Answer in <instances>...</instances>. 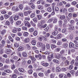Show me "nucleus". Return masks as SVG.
Here are the masks:
<instances>
[{"mask_svg":"<svg viewBox=\"0 0 78 78\" xmlns=\"http://www.w3.org/2000/svg\"><path fill=\"white\" fill-rule=\"evenodd\" d=\"M53 58V54H51V55H49L48 56V59L49 61H51Z\"/></svg>","mask_w":78,"mask_h":78,"instance_id":"nucleus-1","label":"nucleus"},{"mask_svg":"<svg viewBox=\"0 0 78 78\" xmlns=\"http://www.w3.org/2000/svg\"><path fill=\"white\" fill-rule=\"evenodd\" d=\"M69 47L70 48H74V49H77L76 47L74 46V44L72 42L69 43Z\"/></svg>","mask_w":78,"mask_h":78,"instance_id":"nucleus-2","label":"nucleus"},{"mask_svg":"<svg viewBox=\"0 0 78 78\" xmlns=\"http://www.w3.org/2000/svg\"><path fill=\"white\" fill-rule=\"evenodd\" d=\"M25 26L28 27L29 28L31 27V24L29 23V22L27 21H26L24 22Z\"/></svg>","mask_w":78,"mask_h":78,"instance_id":"nucleus-3","label":"nucleus"},{"mask_svg":"<svg viewBox=\"0 0 78 78\" xmlns=\"http://www.w3.org/2000/svg\"><path fill=\"white\" fill-rule=\"evenodd\" d=\"M28 5H30V7L32 9H34L35 8V5L34 4V3L31 2V3H28Z\"/></svg>","mask_w":78,"mask_h":78,"instance_id":"nucleus-4","label":"nucleus"},{"mask_svg":"<svg viewBox=\"0 0 78 78\" xmlns=\"http://www.w3.org/2000/svg\"><path fill=\"white\" fill-rule=\"evenodd\" d=\"M31 12H32V11L29 10L28 11L24 12V16H28V14H30V13H31Z\"/></svg>","mask_w":78,"mask_h":78,"instance_id":"nucleus-5","label":"nucleus"},{"mask_svg":"<svg viewBox=\"0 0 78 78\" xmlns=\"http://www.w3.org/2000/svg\"><path fill=\"white\" fill-rule=\"evenodd\" d=\"M13 19L14 20H17L19 19V16L17 15H15L13 17Z\"/></svg>","mask_w":78,"mask_h":78,"instance_id":"nucleus-6","label":"nucleus"},{"mask_svg":"<svg viewBox=\"0 0 78 78\" xmlns=\"http://www.w3.org/2000/svg\"><path fill=\"white\" fill-rule=\"evenodd\" d=\"M68 11H69V12H73V11H75V9H74V8H73V7H71L70 8H69L68 9Z\"/></svg>","mask_w":78,"mask_h":78,"instance_id":"nucleus-7","label":"nucleus"},{"mask_svg":"<svg viewBox=\"0 0 78 78\" xmlns=\"http://www.w3.org/2000/svg\"><path fill=\"white\" fill-rule=\"evenodd\" d=\"M17 28L16 27H14L13 28V29L12 31V33H17Z\"/></svg>","mask_w":78,"mask_h":78,"instance_id":"nucleus-8","label":"nucleus"},{"mask_svg":"<svg viewBox=\"0 0 78 78\" xmlns=\"http://www.w3.org/2000/svg\"><path fill=\"white\" fill-rule=\"evenodd\" d=\"M69 29L70 30H73L75 29V27L73 26L70 25L69 26Z\"/></svg>","mask_w":78,"mask_h":78,"instance_id":"nucleus-9","label":"nucleus"},{"mask_svg":"<svg viewBox=\"0 0 78 78\" xmlns=\"http://www.w3.org/2000/svg\"><path fill=\"white\" fill-rule=\"evenodd\" d=\"M9 20L11 23H12L14 22L13 21V17L12 16H11L9 18Z\"/></svg>","mask_w":78,"mask_h":78,"instance_id":"nucleus-10","label":"nucleus"},{"mask_svg":"<svg viewBox=\"0 0 78 78\" xmlns=\"http://www.w3.org/2000/svg\"><path fill=\"white\" fill-rule=\"evenodd\" d=\"M5 52L6 54H9L11 53V49H6Z\"/></svg>","mask_w":78,"mask_h":78,"instance_id":"nucleus-11","label":"nucleus"},{"mask_svg":"<svg viewBox=\"0 0 78 78\" xmlns=\"http://www.w3.org/2000/svg\"><path fill=\"white\" fill-rule=\"evenodd\" d=\"M30 38H26L25 39L24 42H25V43H28V42H29L30 41Z\"/></svg>","mask_w":78,"mask_h":78,"instance_id":"nucleus-12","label":"nucleus"},{"mask_svg":"<svg viewBox=\"0 0 78 78\" xmlns=\"http://www.w3.org/2000/svg\"><path fill=\"white\" fill-rule=\"evenodd\" d=\"M58 32L57 30H55L52 33V34L53 36H56L57 34H58Z\"/></svg>","mask_w":78,"mask_h":78,"instance_id":"nucleus-13","label":"nucleus"},{"mask_svg":"<svg viewBox=\"0 0 78 78\" xmlns=\"http://www.w3.org/2000/svg\"><path fill=\"white\" fill-rule=\"evenodd\" d=\"M31 43L33 45H36V41L35 40H33L32 41Z\"/></svg>","mask_w":78,"mask_h":78,"instance_id":"nucleus-14","label":"nucleus"},{"mask_svg":"<svg viewBox=\"0 0 78 78\" xmlns=\"http://www.w3.org/2000/svg\"><path fill=\"white\" fill-rule=\"evenodd\" d=\"M60 19L61 20H64L66 19V16L64 15L60 17Z\"/></svg>","mask_w":78,"mask_h":78,"instance_id":"nucleus-15","label":"nucleus"},{"mask_svg":"<svg viewBox=\"0 0 78 78\" xmlns=\"http://www.w3.org/2000/svg\"><path fill=\"white\" fill-rule=\"evenodd\" d=\"M23 50V47L20 46L18 49V51H21L22 50Z\"/></svg>","mask_w":78,"mask_h":78,"instance_id":"nucleus-16","label":"nucleus"},{"mask_svg":"<svg viewBox=\"0 0 78 78\" xmlns=\"http://www.w3.org/2000/svg\"><path fill=\"white\" fill-rule=\"evenodd\" d=\"M61 50V48L59 47L55 49V51L56 52H59Z\"/></svg>","mask_w":78,"mask_h":78,"instance_id":"nucleus-17","label":"nucleus"},{"mask_svg":"<svg viewBox=\"0 0 78 78\" xmlns=\"http://www.w3.org/2000/svg\"><path fill=\"white\" fill-rule=\"evenodd\" d=\"M7 47L9 48H12V44H7Z\"/></svg>","mask_w":78,"mask_h":78,"instance_id":"nucleus-18","label":"nucleus"},{"mask_svg":"<svg viewBox=\"0 0 78 78\" xmlns=\"http://www.w3.org/2000/svg\"><path fill=\"white\" fill-rule=\"evenodd\" d=\"M56 70L57 72H59L61 71V69L59 67H57L56 68Z\"/></svg>","mask_w":78,"mask_h":78,"instance_id":"nucleus-19","label":"nucleus"},{"mask_svg":"<svg viewBox=\"0 0 78 78\" xmlns=\"http://www.w3.org/2000/svg\"><path fill=\"white\" fill-rule=\"evenodd\" d=\"M18 70L20 72H24V70L22 68H19Z\"/></svg>","mask_w":78,"mask_h":78,"instance_id":"nucleus-20","label":"nucleus"},{"mask_svg":"<svg viewBox=\"0 0 78 78\" xmlns=\"http://www.w3.org/2000/svg\"><path fill=\"white\" fill-rule=\"evenodd\" d=\"M9 40L10 41L12 42H14V39H13V38H12L11 37L9 36Z\"/></svg>","mask_w":78,"mask_h":78,"instance_id":"nucleus-21","label":"nucleus"},{"mask_svg":"<svg viewBox=\"0 0 78 78\" xmlns=\"http://www.w3.org/2000/svg\"><path fill=\"white\" fill-rule=\"evenodd\" d=\"M26 46L28 50H30L31 49V47H30V46L29 44H26Z\"/></svg>","mask_w":78,"mask_h":78,"instance_id":"nucleus-22","label":"nucleus"},{"mask_svg":"<svg viewBox=\"0 0 78 78\" xmlns=\"http://www.w3.org/2000/svg\"><path fill=\"white\" fill-rule=\"evenodd\" d=\"M58 23L59 24V25L60 26H62V21L61 20H59L58 21Z\"/></svg>","mask_w":78,"mask_h":78,"instance_id":"nucleus-23","label":"nucleus"},{"mask_svg":"<svg viewBox=\"0 0 78 78\" xmlns=\"http://www.w3.org/2000/svg\"><path fill=\"white\" fill-rule=\"evenodd\" d=\"M44 38V37L41 36L38 37V39L39 41H42Z\"/></svg>","mask_w":78,"mask_h":78,"instance_id":"nucleus-24","label":"nucleus"},{"mask_svg":"<svg viewBox=\"0 0 78 78\" xmlns=\"http://www.w3.org/2000/svg\"><path fill=\"white\" fill-rule=\"evenodd\" d=\"M6 30H3L1 32V34H2V35H3L6 33Z\"/></svg>","mask_w":78,"mask_h":78,"instance_id":"nucleus-25","label":"nucleus"},{"mask_svg":"<svg viewBox=\"0 0 78 78\" xmlns=\"http://www.w3.org/2000/svg\"><path fill=\"white\" fill-rule=\"evenodd\" d=\"M21 22H22L20 21H18L16 23V24L17 25H20L21 24Z\"/></svg>","mask_w":78,"mask_h":78,"instance_id":"nucleus-26","label":"nucleus"},{"mask_svg":"<svg viewBox=\"0 0 78 78\" xmlns=\"http://www.w3.org/2000/svg\"><path fill=\"white\" fill-rule=\"evenodd\" d=\"M62 37V35L61 34H58L57 36V38L58 39H60Z\"/></svg>","mask_w":78,"mask_h":78,"instance_id":"nucleus-27","label":"nucleus"},{"mask_svg":"<svg viewBox=\"0 0 78 78\" xmlns=\"http://www.w3.org/2000/svg\"><path fill=\"white\" fill-rule=\"evenodd\" d=\"M42 66H44V67H47L48 66V63H43L42 64Z\"/></svg>","mask_w":78,"mask_h":78,"instance_id":"nucleus-28","label":"nucleus"},{"mask_svg":"<svg viewBox=\"0 0 78 78\" xmlns=\"http://www.w3.org/2000/svg\"><path fill=\"white\" fill-rule=\"evenodd\" d=\"M51 48H56V46L54 44H51Z\"/></svg>","mask_w":78,"mask_h":78,"instance_id":"nucleus-29","label":"nucleus"},{"mask_svg":"<svg viewBox=\"0 0 78 78\" xmlns=\"http://www.w3.org/2000/svg\"><path fill=\"white\" fill-rule=\"evenodd\" d=\"M40 27L41 28H45L47 27V24H45L44 25H41Z\"/></svg>","mask_w":78,"mask_h":78,"instance_id":"nucleus-30","label":"nucleus"},{"mask_svg":"<svg viewBox=\"0 0 78 78\" xmlns=\"http://www.w3.org/2000/svg\"><path fill=\"white\" fill-rule=\"evenodd\" d=\"M38 75L39 76H41V77H43L44 76V74L42 73H40L38 74Z\"/></svg>","mask_w":78,"mask_h":78,"instance_id":"nucleus-31","label":"nucleus"},{"mask_svg":"<svg viewBox=\"0 0 78 78\" xmlns=\"http://www.w3.org/2000/svg\"><path fill=\"white\" fill-rule=\"evenodd\" d=\"M33 21H34V23H36L37 21V18H35L33 19Z\"/></svg>","mask_w":78,"mask_h":78,"instance_id":"nucleus-32","label":"nucleus"},{"mask_svg":"<svg viewBox=\"0 0 78 78\" xmlns=\"http://www.w3.org/2000/svg\"><path fill=\"white\" fill-rule=\"evenodd\" d=\"M35 16V14L32 13L30 15V18H33V17H34Z\"/></svg>","mask_w":78,"mask_h":78,"instance_id":"nucleus-33","label":"nucleus"},{"mask_svg":"<svg viewBox=\"0 0 78 78\" xmlns=\"http://www.w3.org/2000/svg\"><path fill=\"white\" fill-rule=\"evenodd\" d=\"M28 33L27 32H25L23 34L24 36H28Z\"/></svg>","mask_w":78,"mask_h":78,"instance_id":"nucleus-34","label":"nucleus"},{"mask_svg":"<svg viewBox=\"0 0 78 78\" xmlns=\"http://www.w3.org/2000/svg\"><path fill=\"white\" fill-rule=\"evenodd\" d=\"M55 57L56 59H58V58H61V55L58 54V55H56L55 56Z\"/></svg>","mask_w":78,"mask_h":78,"instance_id":"nucleus-35","label":"nucleus"},{"mask_svg":"<svg viewBox=\"0 0 78 78\" xmlns=\"http://www.w3.org/2000/svg\"><path fill=\"white\" fill-rule=\"evenodd\" d=\"M55 11L56 12H58V11H59V8L57 7H55Z\"/></svg>","mask_w":78,"mask_h":78,"instance_id":"nucleus-36","label":"nucleus"},{"mask_svg":"<svg viewBox=\"0 0 78 78\" xmlns=\"http://www.w3.org/2000/svg\"><path fill=\"white\" fill-rule=\"evenodd\" d=\"M37 45L39 47H41L42 45V43L41 42H38L37 43Z\"/></svg>","mask_w":78,"mask_h":78,"instance_id":"nucleus-37","label":"nucleus"},{"mask_svg":"<svg viewBox=\"0 0 78 78\" xmlns=\"http://www.w3.org/2000/svg\"><path fill=\"white\" fill-rule=\"evenodd\" d=\"M9 16L6 14H5L4 15V17L5 18V19H8V18L9 17Z\"/></svg>","mask_w":78,"mask_h":78,"instance_id":"nucleus-38","label":"nucleus"},{"mask_svg":"<svg viewBox=\"0 0 78 78\" xmlns=\"http://www.w3.org/2000/svg\"><path fill=\"white\" fill-rule=\"evenodd\" d=\"M22 55L24 57H27V54L25 53H23L22 54Z\"/></svg>","mask_w":78,"mask_h":78,"instance_id":"nucleus-39","label":"nucleus"},{"mask_svg":"<svg viewBox=\"0 0 78 78\" xmlns=\"http://www.w3.org/2000/svg\"><path fill=\"white\" fill-rule=\"evenodd\" d=\"M61 58L62 59V61H65V60H66V58L64 56L61 57Z\"/></svg>","mask_w":78,"mask_h":78,"instance_id":"nucleus-40","label":"nucleus"},{"mask_svg":"<svg viewBox=\"0 0 78 78\" xmlns=\"http://www.w3.org/2000/svg\"><path fill=\"white\" fill-rule=\"evenodd\" d=\"M30 24L32 25V26H33V27H34V26H36V24L35 23H34L32 21H31L30 22Z\"/></svg>","mask_w":78,"mask_h":78,"instance_id":"nucleus-41","label":"nucleus"},{"mask_svg":"<svg viewBox=\"0 0 78 78\" xmlns=\"http://www.w3.org/2000/svg\"><path fill=\"white\" fill-rule=\"evenodd\" d=\"M42 50H45V44H44L42 46Z\"/></svg>","mask_w":78,"mask_h":78,"instance_id":"nucleus-42","label":"nucleus"},{"mask_svg":"<svg viewBox=\"0 0 78 78\" xmlns=\"http://www.w3.org/2000/svg\"><path fill=\"white\" fill-rule=\"evenodd\" d=\"M46 48L47 49H50V45L48 44L46 45Z\"/></svg>","mask_w":78,"mask_h":78,"instance_id":"nucleus-43","label":"nucleus"},{"mask_svg":"<svg viewBox=\"0 0 78 78\" xmlns=\"http://www.w3.org/2000/svg\"><path fill=\"white\" fill-rule=\"evenodd\" d=\"M47 10L48 12H51V11H52V9L50 7H49L47 9Z\"/></svg>","mask_w":78,"mask_h":78,"instance_id":"nucleus-44","label":"nucleus"},{"mask_svg":"<svg viewBox=\"0 0 78 78\" xmlns=\"http://www.w3.org/2000/svg\"><path fill=\"white\" fill-rule=\"evenodd\" d=\"M70 4L69 3H68L65 5L66 7H70Z\"/></svg>","mask_w":78,"mask_h":78,"instance_id":"nucleus-45","label":"nucleus"},{"mask_svg":"<svg viewBox=\"0 0 78 78\" xmlns=\"http://www.w3.org/2000/svg\"><path fill=\"white\" fill-rule=\"evenodd\" d=\"M74 62H75V60L73 59L71 61V64L73 65V64H74Z\"/></svg>","mask_w":78,"mask_h":78,"instance_id":"nucleus-46","label":"nucleus"},{"mask_svg":"<svg viewBox=\"0 0 78 78\" xmlns=\"http://www.w3.org/2000/svg\"><path fill=\"white\" fill-rule=\"evenodd\" d=\"M19 8L21 10H22L23 9V5L22 4H20L19 5Z\"/></svg>","mask_w":78,"mask_h":78,"instance_id":"nucleus-47","label":"nucleus"},{"mask_svg":"<svg viewBox=\"0 0 78 78\" xmlns=\"http://www.w3.org/2000/svg\"><path fill=\"white\" fill-rule=\"evenodd\" d=\"M70 23L72 25H74V24H75V21L73 20H71L70 22Z\"/></svg>","mask_w":78,"mask_h":78,"instance_id":"nucleus-48","label":"nucleus"},{"mask_svg":"<svg viewBox=\"0 0 78 78\" xmlns=\"http://www.w3.org/2000/svg\"><path fill=\"white\" fill-rule=\"evenodd\" d=\"M14 73L16 74H19V72H18L17 70L16 69H15L14 70Z\"/></svg>","mask_w":78,"mask_h":78,"instance_id":"nucleus-49","label":"nucleus"},{"mask_svg":"<svg viewBox=\"0 0 78 78\" xmlns=\"http://www.w3.org/2000/svg\"><path fill=\"white\" fill-rule=\"evenodd\" d=\"M38 19V20H41L42 18V16L41 15H37Z\"/></svg>","mask_w":78,"mask_h":78,"instance_id":"nucleus-50","label":"nucleus"},{"mask_svg":"<svg viewBox=\"0 0 78 78\" xmlns=\"http://www.w3.org/2000/svg\"><path fill=\"white\" fill-rule=\"evenodd\" d=\"M68 46V44L67 43L64 44H63V47H65V48H66V47H67V46Z\"/></svg>","mask_w":78,"mask_h":78,"instance_id":"nucleus-51","label":"nucleus"},{"mask_svg":"<svg viewBox=\"0 0 78 78\" xmlns=\"http://www.w3.org/2000/svg\"><path fill=\"white\" fill-rule=\"evenodd\" d=\"M6 43V41H5V40H3L1 41V43L2 44H5V43Z\"/></svg>","mask_w":78,"mask_h":78,"instance_id":"nucleus-52","label":"nucleus"},{"mask_svg":"<svg viewBox=\"0 0 78 78\" xmlns=\"http://www.w3.org/2000/svg\"><path fill=\"white\" fill-rule=\"evenodd\" d=\"M5 24L6 25H10V23L8 21H7L5 23Z\"/></svg>","mask_w":78,"mask_h":78,"instance_id":"nucleus-53","label":"nucleus"},{"mask_svg":"<svg viewBox=\"0 0 78 78\" xmlns=\"http://www.w3.org/2000/svg\"><path fill=\"white\" fill-rule=\"evenodd\" d=\"M44 54H45V55H49L50 54V52L49 51H47L45 52L44 53Z\"/></svg>","mask_w":78,"mask_h":78,"instance_id":"nucleus-54","label":"nucleus"},{"mask_svg":"<svg viewBox=\"0 0 78 78\" xmlns=\"http://www.w3.org/2000/svg\"><path fill=\"white\" fill-rule=\"evenodd\" d=\"M33 34H34V36H37V32L36 31H35L34 32Z\"/></svg>","mask_w":78,"mask_h":78,"instance_id":"nucleus-55","label":"nucleus"},{"mask_svg":"<svg viewBox=\"0 0 78 78\" xmlns=\"http://www.w3.org/2000/svg\"><path fill=\"white\" fill-rule=\"evenodd\" d=\"M64 52H65V51L64 50H62L61 51V52H60V53L61 55H62L63 53H64Z\"/></svg>","mask_w":78,"mask_h":78,"instance_id":"nucleus-56","label":"nucleus"},{"mask_svg":"<svg viewBox=\"0 0 78 78\" xmlns=\"http://www.w3.org/2000/svg\"><path fill=\"white\" fill-rule=\"evenodd\" d=\"M76 4V2L75 1H73L72 3V5H75Z\"/></svg>","mask_w":78,"mask_h":78,"instance_id":"nucleus-57","label":"nucleus"},{"mask_svg":"<svg viewBox=\"0 0 78 78\" xmlns=\"http://www.w3.org/2000/svg\"><path fill=\"white\" fill-rule=\"evenodd\" d=\"M22 30H27V27H22Z\"/></svg>","mask_w":78,"mask_h":78,"instance_id":"nucleus-58","label":"nucleus"},{"mask_svg":"<svg viewBox=\"0 0 78 78\" xmlns=\"http://www.w3.org/2000/svg\"><path fill=\"white\" fill-rule=\"evenodd\" d=\"M50 76L51 78H54V74L53 73H51L50 74Z\"/></svg>","mask_w":78,"mask_h":78,"instance_id":"nucleus-59","label":"nucleus"},{"mask_svg":"<svg viewBox=\"0 0 78 78\" xmlns=\"http://www.w3.org/2000/svg\"><path fill=\"white\" fill-rule=\"evenodd\" d=\"M16 78V75L15 74H13L11 77V78Z\"/></svg>","mask_w":78,"mask_h":78,"instance_id":"nucleus-60","label":"nucleus"},{"mask_svg":"<svg viewBox=\"0 0 78 78\" xmlns=\"http://www.w3.org/2000/svg\"><path fill=\"white\" fill-rule=\"evenodd\" d=\"M5 72L6 73H9L10 72V70L9 69L5 70Z\"/></svg>","mask_w":78,"mask_h":78,"instance_id":"nucleus-61","label":"nucleus"},{"mask_svg":"<svg viewBox=\"0 0 78 78\" xmlns=\"http://www.w3.org/2000/svg\"><path fill=\"white\" fill-rule=\"evenodd\" d=\"M73 68V65H70L69 67V70H71Z\"/></svg>","mask_w":78,"mask_h":78,"instance_id":"nucleus-62","label":"nucleus"},{"mask_svg":"<svg viewBox=\"0 0 78 78\" xmlns=\"http://www.w3.org/2000/svg\"><path fill=\"white\" fill-rule=\"evenodd\" d=\"M29 73L30 74H31L32 73H33V70H30L28 71Z\"/></svg>","mask_w":78,"mask_h":78,"instance_id":"nucleus-63","label":"nucleus"},{"mask_svg":"<svg viewBox=\"0 0 78 78\" xmlns=\"http://www.w3.org/2000/svg\"><path fill=\"white\" fill-rule=\"evenodd\" d=\"M63 75L62 74H60L59 75V77L60 78H63Z\"/></svg>","mask_w":78,"mask_h":78,"instance_id":"nucleus-64","label":"nucleus"}]
</instances>
